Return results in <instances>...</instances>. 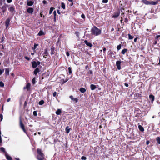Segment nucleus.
<instances>
[{"label":"nucleus","instance_id":"1","mask_svg":"<svg viewBox=\"0 0 160 160\" xmlns=\"http://www.w3.org/2000/svg\"><path fill=\"white\" fill-rule=\"evenodd\" d=\"M101 30L99 29L95 26H94L91 30V34L96 36H98L101 33Z\"/></svg>","mask_w":160,"mask_h":160},{"label":"nucleus","instance_id":"2","mask_svg":"<svg viewBox=\"0 0 160 160\" xmlns=\"http://www.w3.org/2000/svg\"><path fill=\"white\" fill-rule=\"evenodd\" d=\"M37 153L38 155L37 157V159L38 160H44V155L42 151V150L39 148L37 149Z\"/></svg>","mask_w":160,"mask_h":160},{"label":"nucleus","instance_id":"3","mask_svg":"<svg viewBox=\"0 0 160 160\" xmlns=\"http://www.w3.org/2000/svg\"><path fill=\"white\" fill-rule=\"evenodd\" d=\"M20 126L21 128L23 130V131L26 133H27V131L26 130L25 126L22 123V120H21V117L20 118Z\"/></svg>","mask_w":160,"mask_h":160},{"label":"nucleus","instance_id":"4","mask_svg":"<svg viewBox=\"0 0 160 160\" xmlns=\"http://www.w3.org/2000/svg\"><path fill=\"white\" fill-rule=\"evenodd\" d=\"M120 12L119 10L117 12H115L112 14V18H116L120 15Z\"/></svg>","mask_w":160,"mask_h":160},{"label":"nucleus","instance_id":"5","mask_svg":"<svg viewBox=\"0 0 160 160\" xmlns=\"http://www.w3.org/2000/svg\"><path fill=\"white\" fill-rule=\"evenodd\" d=\"M121 61H117L116 62V65L118 69L119 70H120L121 68Z\"/></svg>","mask_w":160,"mask_h":160},{"label":"nucleus","instance_id":"6","mask_svg":"<svg viewBox=\"0 0 160 160\" xmlns=\"http://www.w3.org/2000/svg\"><path fill=\"white\" fill-rule=\"evenodd\" d=\"M11 18H8L6 19L5 22V26L7 28L10 25V22L11 20Z\"/></svg>","mask_w":160,"mask_h":160},{"label":"nucleus","instance_id":"7","mask_svg":"<svg viewBox=\"0 0 160 160\" xmlns=\"http://www.w3.org/2000/svg\"><path fill=\"white\" fill-rule=\"evenodd\" d=\"M34 11V9L32 7H29L27 9V12L29 14H32Z\"/></svg>","mask_w":160,"mask_h":160},{"label":"nucleus","instance_id":"8","mask_svg":"<svg viewBox=\"0 0 160 160\" xmlns=\"http://www.w3.org/2000/svg\"><path fill=\"white\" fill-rule=\"evenodd\" d=\"M32 67L33 68H36L38 66L36 62L35 61H32L31 62Z\"/></svg>","mask_w":160,"mask_h":160},{"label":"nucleus","instance_id":"9","mask_svg":"<svg viewBox=\"0 0 160 160\" xmlns=\"http://www.w3.org/2000/svg\"><path fill=\"white\" fill-rule=\"evenodd\" d=\"M43 54H44V55L43 57L45 58H46V56L47 57L49 55V53L48 52L47 49H45L44 50V52L43 53Z\"/></svg>","mask_w":160,"mask_h":160},{"label":"nucleus","instance_id":"10","mask_svg":"<svg viewBox=\"0 0 160 160\" xmlns=\"http://www.w3.org/2000/svg\"><path fill=\"white\" fill-rule=\"evenodd\" d=\"M31 84L29 83H28L27 84L26 87H24V89H26L28 91H29L30 89Z\"/></svg>","mask_w":160,"mask_h":160},{"label":"nucleus","instance_id":"11","mask_svg":"<svg viewBox=\"0 0 160 160\" xmlns=\"http://www.w3.org/2000/svg\"><path fill=\"white\" fill-rule=\"evenodd\" d=\"M40 72V70L38 68H36L33 71L34 74L36 76L37 74V73Z\"/></svg>","mask_w":160,"mask_h":160},{"label":"nucleus","instance_id":"12","mask_svg":"<svg viewBox=\"0 0 160 160\" xmlns=\"http://www.w3.org/2000/svg\"><path fill=\"white\" fill-rule=\"evenodd\" d=\"M5 39V38L4 37V35L2 34V37H0V43L4 42Z\"/></svg>","mask_w":160,"mask_h":160},{"label":"nucleus","instance_id":"13","mask_svg":"<svg viewBox=\"0 0 160 160\" xmlns=\"http://www.w3.org/2000/svg\"><path fill=\"white\" fill-rule=\"evenodd\" d=\"M9 10L11 13H13L15 12V8L11 6L9 8Z\"/></svg>","mask_w":160,"mask_h":160},{"label":"nucleus","instance_id":"14","mask_svg":"<svg viewBox=\"0 0 160 160\" xmlns=\"http://www.w3.org/2000/svg\"><path fill=\"white\" fill-rule=\"evenodd\" d=\"M84 43L87 45V46H88L90 47H92V43L88 42L87 40H85L84 41Z\"/></svg>","mask_w":160,"mask_h":160},{"label":"nucleus","instance_id":"15","mask_svg":"<svg viewBox=\"0 0 160 160\" xmlns=\"http://www.w3.org/2000/svg\"><path fill=\"white\" fill-rule=\"evenodd\" d=\"M5 155L6 157V159L8 160H12V158L7 153V152H6L5 153Z\"/></svg>","mask_w":160,"mask_h":160},{"label":"nucleus","instance_id":"16","mask_svg":"<svg viewBox=\"0 0 160 160\" xmlns=\"http://www.w3.org/2000/svg\"><path fill=\"white\" fill-rule=\"evenodd\" d=\"M51 52L50 53L52 55L54 54L55 53V49L54 47H52L51 48Z\"/></svg>","mask_w":160,"mask_h":160},{"label":"nucleus","instance_id":"17","mask_svg":"<svg viewBox=\"0 0 160 160\" xmlns=\"http://www.w3.org/2000/svg\"><path fill=\"white\" fill-rule=\"evenodd\" d=\"M149 98L152 102H153L155 99V97L154 95L151 94L149 96Z\"/></svg>","mask_w":160,"mask_h":160},{"label":"nucleus","instance_id":"18","mask_svg":"<svg viewBox=\"0 0 160 160\" xmlns=\"http://www.w3.org/2000/svg\"><path fill=\"white\" fill-rule=\"evenodd\" d=\"M90 87L92 90H93L96 88V86L95 85L92 84L90 86Z\"/></svg>","mask_w":160,"mask_h":160},{"label":"nucleus","instance_id":"19","mask_svg":"<svg viewBox=\"0 0 160 160\" xmlns=\"http://www.w3.org/2000/svg\"><path fill=\"white\" fill-rule=\"evenodd\" d=\"M34 3V2L32 1H28L27 3V5L28 6H32Z\"/></svg>","mask_w":160,"mask_h":160},{"label":"nucleus","instance_id":"20","mask_svg":"<svg viewBox=\"0 0 160 160\" xmlns=\"http://www.w3.org/2000/svg\"><path fill=\"white\" fill-rule=\"evenodd\" d=\"M142 2L146 5H150V1L147 0H142Z\"/></svg>","mask_w":160,"mask_h":160},{"label":"nucleus","instance_id":"21","mask_svg":"<svg viewBox=\"0 0 160 160\" xmlns=\"http://www.w3.org/2000/svg\"><path fill=\"white\" fill-rule=\"evenodd\" d=\"M71 129V128H69V127L68 126H67L65 128V131L68 134V133L70 131V130Z\"/></svg>","mask_w":160,"mask_h":160},{"label":"nucleus","instance_id":"22","mask_svg":"<svg viewBox=\"0 0 160 160\" xmlns=\"http://www.w3.org/2000/svg\"><path fill=\"white\" fill-rule=\"evenodd\" d=\"M158 3V1H150V4L152 5H156Z\"/></svg>","mask_w":160,"mask_h":160},{"label":"nucleus","instance_id":"23","mask_svg":"<svg viewBox=\"0 0 160 160\" xmlns=\"http://www.w3.org/2000/svg\"><path fill=\"white\" fill-rule=\"evenodd\" d=\"M10 69L9 68H6L5 69V73L6 75H9Z\"/></svg>","mask_w":160,"mask_h":160},{"label":"nucleus","instance_id":"24","mask_svg":"<svg viewBox=\"0 0 160 160\" xmlns=\"http://www.w3.org/2000/svg\"><path fill=\"white\" fill-rule=\"evenodd\" d=\"M138 128L141 131L143 132L144 131V129L143 127L141 125H139L138 126Z\"/></svg>","mask_w":160,"mask_h":160},{"label":"nucleus","instance_id":"25","mask_svg":"<svg viewBox=\"0 0 160 160\" xmlns=\"http://www.w3.org/2000/svg\"><path fill=\"white\" fill-rule=\"evenodd\" d=\"M62 112L61 110L60 109H58L57 111L56 112V113L58 115H60Z\"/></svg>","mask_w":160,"mask_h":160},{"label":"nucleus","instance_id":"26","mask_svg":"<svg viewBox=\"0 0 160 160\" xmlns=\"http://www.w3.org/2000/svg\"><path fill=\"white\" fill-rule=\"evenodd\" d=\"M79 91L81 92H82V93H84V92H86V90L85 88H80Z\"/></svg>","mask_w":160,"mask_h":160},{"label":"nucleus","instance_id":"27","mask_svg":"<svg viewBox=\"0 0 160 160\" xmlns=\"http://www.w3.org/2000/svg\"><path fill=\"white\" fill-rule=\"evenodd\" d=\"M128 51V49L126 48H124L121 52V53L123 55L125 54V53Z\"/></svg>","mask_w":160,"mask_h":160},{"label":"nucleus","instance_id":"28","mask_svg":"<svg viewBox=\"0 0 160 160\" xmlns=\"http://www.w3.org/2000/svg\"><path fill=\"white\" fill-rule=\"evenodd\" d=\"M44 35V33L42 30L40 31L39 33L38 34V35L39 36H42Z\"/></svg>","mask_w":160,"mask_h":160},{"label":"nucleus","instance_id":"29","mask_svg":"<svg viewBox=\"0 0 160 160\" xmlns=\"http://www.w3.org/2000/svg\"><path fill=\"white\" fill-rule=\"evenodd\" d=\"M55 9V8L53 7H51L50 8L49 12V14L50 15L52 12V11Z\"/></svg>","mask_w":160,"mask_h":160},{"label":"nucleus","instance_id":"30","mask_svg":"<svg viewBox=\"0 0 160 160\" xmlns=\"http://www.w3.org/2000/svg\"><path fill=\"white\" fill-rule=\"evenodd\" d=\"M128 39L129 40H131V39H132L134 38V37L133 36L131 35L130 34H128Z\"/></svg>","mask_w":160,"mask_h":160},{"label":"nucleus","instance_id":"31","mask_svg":"<svg viewBox=\"0 0 160 160\" xmlns=\"http://www.w3.org/2000/svg\"><path fill=\"white\" fill-rule=\"evenodd\" d=\"M68 69L69 74H71L72 73V68L71 67H69Z\"/></svg>","mask_w":160,"mask_h":160},{"label":"nucleus","instance_id":"32","mask_svg":"<svg viewBox=\"0 0 160 160\" xmlns=\"http://www.w3.org/2000/svg\"><path fill=\"white\" fill-rule=\"evenodd\" d=\"M61 7L63 9H65V5L63 2H62L61 3Z\"/></svg>","mask_w":160,"mask_h":160},{"label":"nucleus","instance_id":"33","mask_svg":"<svg viewBox=\"0 0 160 160\" xmlns=\"http://www.w3.org/2000/svg\"><path fill=\"white\" fill-rule=\"evenodd\" d=\"M44 103V100H41L38 103L40 105H43Z\"/></svg>","mask_w":160,"mask_h":160},{"label":"nucleus","instance_id":"34","mask_svg":"<svg viewBox=\"0 0 160 160\" xmlns=\"http://www.w3.org/2000/svg\"><path fill=\"white\" fill-rule=\"evenodd\" d=\"M0 149L1 151L3 152H5V153H6V152L5 148L3 147H1Z\"/></svg>","mask_w":160,"mask_h":160},{"label":"nucleus","instance_id":"35","mask_svg":"<svg viewBox=\"0 0 160 160\" xmlns=\"http://www.w3.org/2000/svg\"><path fill=\"white\" fill-rule=\"evenodd\" d=\"M122 47V44H119L118 45L117 47V49L118 50H119Z\"/></svg>","mask_w":160,"mask_h":160},{"label":"nucleus","instance_id":"36","mask_svg":"<svg viewBox=\"0 0 160 160\" xmlns=\"http://www.w3.org/2000/svg\"><path fill=\"white\" fill-rule=\"evenodd\" d=\"M136 95L138 97V98H140L142 97L141 94L139 93H136Z\"/></svg>","mask_w":160,"mask_h":160},{"label":"nucleus","instance_id":"37","mask_svg":"<svg viewBox=\"0 0 160 160\" xmlns=\"http://www.w3.org/2000/svg\"><path fill=\"white\" fill-rule=\"evenodd\" d=\"M4 87V83L2 81H0V87Z\"/></svg>","mask_w":160,"mask_h":160},{"label":"nucleus","instance_id":"38","mask_svg":"<svg viewBox=\"0 0 160 160\" xmlns=\"http://www.w3.org/2000/svg\"><path fill=\"white\" fill-rule=\"evenodd\" d=\"M68 81V79H66L65 80L64 79H63L61 80L62 83V84H64L66 82Z\"/></svg>","mask_w":160,"mask_h":160},{"label":"nucleus","instance_id":"39","mask_svg":"<svg viewBox=\"0 0 160 160\" xmlns=\"http://www.w3.org/2000/svg\"><path fill=\"white\" fill-rule=\"evenodd\" d=\"M156 141L158 144H160V138L159 137H158L157 138Z\"/></svg>","mask_w":160,"mask_h":160},{"label":"nucleus","instance_id":"40","mask_svg":"<svg viewBox=\"0 0 160 160\" xmlns=\"http://www.w3.org/2000/svg\"><path fill=\"white\" fill-rule=\"evenodd\" d=\"M36 78L34 77L32 80V82L33 84H35L36 82Z\"/></svg>","mask_w":160,"mask_h":160},{"label":"nucleus","instance_id":"41","mask_svg":"<svg viewBox=\"0 0 160 160\" xmlns=\"http://www.w3.org/2000/svg\"><path fill=\"white\" fill-rule=\"evenodd\" d=\"M72 100L75 101L76 103L78 101V99L77 98H74L73 99H72Z\"/></svg>","mask_w":160,"mask_h":160},{"label":"nucleus","instance_id":"42","mask_svg":"<svg viewBox=\"0 0 160 160\" xmlns=\"http://www.w3.org/2000/svg\"><path fill=\"white\" fill-rule=\"evenodd\" d=\"M39 46V44H38L34 43V48L35 49L37 48V47Z\"/></svg>","mask_w":160,"mask_h":160},{"label":"nucleus","instance_id":"43","mask_svg":"<svg viewBox=\"0 0 160 160\" xmlns=\"http://www.w3.org/2000/svg\"><path fill=\"white\" fill-rule=\"evenodd\" d=\"M33 115L34 116H37V112L36 111H34L33 112Z\"/></svg>","mask_w":160,"mask_h":160},{"label":"nucleus","instance_id":"44","mask_svg":"<svg viewBox=\"0 0 160 160\" xmlns=\"http://www.w3.org/2000/svg\"><path fill=\"white\" fill-rule=\"evenodd\" d=\"M128 20L127 18L126 17V18H125V19H124V22L126 23L127 24H128Z\"/></svg>","mask_w":160,"mask_h":160},{"label":"nucleus","instance_id":"45","mask_svg":"<svg viewBox=\"0 0 160 160\" xmlns=\"http://www.w3.org/2000/svg\"><path fill=\"white\" fill-rule=\"evenodd\" d=\"M4 69H0V75H1L4 72Z\"/></svg>","mask_w":160,"mask_h":160},{"label":"nucleus","instance_id":"46","mask_svg":"<svg viewBox=\"0 0 160 160\" xmlns=\"http://www.w3.org/2000/svg\"><path fill=\"white\" fill-rule=\"evenodd\" d=\"M121 20H120V22L121 23H122V26H124V23L123 22H122V21L123 20V19H122V17H121Z\"/></svg>","mask_w":160,"mask_h":160},{"label":"nucleus","instance_id":"47","mask_svg":"<svg viewBox=\"0 0 160 160\" xmlns=\"http://www.w3.org/2000/svg\"><path fill=\"white\" fill-rule=\"evenodd\" d=\"M57 92H54L53 93V96L54 97H56V96H57Z\"/></svg>","mask_w":160,"mask_h":160},{"label":"nucleus","instance_id":"48","mask_svg":"<svg viewBox=\"0 0 160 160\" xmlns=\"http://www.w3.org/2000/svg\"><path fill=\"white\" fill-rule=\"evenodd\" d=\"M81 158L82 160H85L87 159L86 157L84 156H82L81 157Z\"/></svg>","mask_w":160,"mask_h":160},{"label":"nucleus","instance_id":"49","mask_svg":"<svg viewBox=\"0 0 160 160\" xmlns=\"http://www.w3.org/2000/svg\"><path fill=\"white\" fill-rule=\"evenodd\" d=\"M1 132H0V143H1L2 142L1 136Z\"/></svg>","mask_w":160,"mask_h":160},{"label":"nucleus","instance_id":"50","mask_svg":"<svg viewBox=\"0 0 160 160\" xmlns=\"http://www.w3.org/2000/svg\"><path fill=\"white\" fill-rule=\"evenodd\" d=\"M24 58L26 60H28V61H30V58L27 56H25Z\"/></svg>","mask_w":160,"mask_h":160},{"label":"nucleus","instance_id":"51","mask_svg":"<svg viewBox=\"0 0 160 160\" xmlns=\"http://www.w3.org/2000/svg\"><path fill=\"white\" fill-rule=\"evenodd\" d=\"M0 118H1L0 121H1L3 119V115L2 114H0Z\"/></svg>","mask_w":160,"mask_h":160},{"label":"nucleus","instance_id":"52","mask_svg":"<svg viewBox=\"0 0 160 160\" xmlns=\"http://www.w3.org/2000/svg\"><path fill=\"white\" fill-rule=\"evenodd\" d=\"M81 17L83 19H85V16L84 14H82L81 15Z\"/></svg>","mask_w":160,"mask_h":160},{"label":"nucleus","instance_id":"53","mask_svg":"<svg viewBox=\"0 0 160 160\" xmlns=\"http://www.w3.org/2000/svg\"><path fill=\"white\" fill-rule=\"evenodd\" d=\"M108 0H103L102 1V2L104 3H106L108 2Z\"/></svg>","mask_w":160,"mask_h":160},{"label":"nucleus","instance_id":"54","mask_svg":"<svg viewBox=\"0 0 160 160\" xmlns=\"http://www.w3.org/2000/svg\"><path fill=\"white\" fill-rule=\"evenodd\" d=\"M53 14L54 15V17H56V14H57L56 12V11H54V12H53Z\"/></svg>","mask_w":160,"mask_h":160},{"label":"nucleus","instance_id":"55","mask_svg":"<svg viewBox=\"0 0 160 160\" xmlns=\"http://www.w3.org/2000/svg\"><path fill=\"white\" fill-rule=\"evenodd\" d=\"M75 34L77 36H78L79 35V32H75Z\"/></svg>","mask_w":160,"mask_h":160},{"label":"nucleus","instance_id":"56","mask_svg":"<svg viewBox=\"0 0 160 160\" xmlns=\"http://www.w3.org/2000/svg\"><path fill=\"white\" fill-rule=\"evenodd\" d=\"M0 46H2V48L1 49H4V46L3 45H2L1 44H0Z\"/></svg>","mask_w":160,"mask_h":160},{"label":"nucleus","instance_id":"57","mask_svg":"<svg viewBox=\"0 0 160 160\" xmlns=\"http://www.w3.org/2000/svg\"><path fill=\"white\" fill-rule=\"evenodd\" d=\"M106 48H104L103 49V53H105V51H106Z\"/></svg>","mask_w":160,"mask_h":160},{"label":"nucleus","instance_id":"58","mask_svg":"<svg viewBox=\"0 0 160 160\" xmlns=\"http://www.w3.org/2000/svg\"><path fill=\"white\" fill-rule=\"evenodd\" d=\"M157 42L156 40L153 42V44L155 45L156 44H157Z\"/></svg>","mask_w":160,"mask_h":160},{"label":"nucleus","instance_id":"59","mask_svg":"<svg viewBox=\"0 0 160 160\" xmlns=\"http://www.w3.org/2000/svg\"><path fill=\"white\" fill-rule=\"evenodd\" d=\"M66 54L67 56H69L70 55L69 53L68 52H66Z\"/></svg>","mask_w":160,"mask_h":160},{"label":"nucleus","instance_id":"60","mask_svg":"<svg viewBox=\"0 0 160 160\" xmlns=\"http://www.w3.org/2000/svg\"><path fill=\"white\" fill-rule=\"evenodd\" d=\"M12 1V0H7V2L8 3H11Z\"/></svg>","mask_w":160,"mask_h":160},{"label":"nucleus","instance_id":"61","mask_svg":"<svg viewBox=\"0 0 160 160\" xmlns=\"http://www.w3.org/2000/svg\"><path fill=\"white\" fill-rule=\"evenodd\" d=\"M36 62L38 65H39L41 63L39 61H38Z\"/></svg>","mask_w":160,"mask_h":160},{"label":"nucleus","instance_id":"62","mask_svg":"<svg viewBox=\"0 0 160 160\" xmlns=\"http://www.w3.org/2000/svg\"><path fill=\"white\" fill-rule=\"evenodd\" d=\"M69 98H70V99H71V100H72L74 98H73V96H72V95H71L69 96Z\"/></svg>","mask_w":160,"mask_h":160},{"label":"nucleus","instance_id":"63","mask_svg":"<svg viewBox=\"0 0 160 160\" xmlns=\"http://www.w3.org/2000/svg\"><path fill=\"white\" fill-rule=\"evenodd\" d=\"M32 50H33V52H36V50L35 49V48H34V47H32Z\"/></svg>","mask_w":160,"mask_h":160},{"label":"nucleus","instance_id":"64","mask_svg":"<svg viewBox=\"0 0 160 160\" xmlns=\"http://www.w3.org/2000/svg\"><path fill=\"white\" fill-rule=\"evenodd\" d=\"M137 39H138V38H134V42H137Z\"/></svg>","mask_w":160,"mask_h":160}]
</instances>
